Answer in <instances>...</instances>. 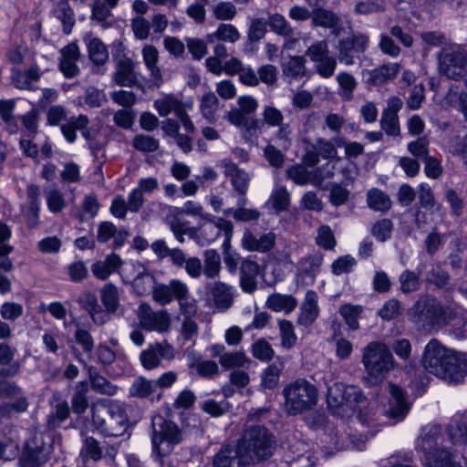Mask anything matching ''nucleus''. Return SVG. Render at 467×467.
<instances>
[{"label":"nucleus","instance_id":"1","mask_svg":"<svg viewBox=\"0 0 467 467\" xmlns=\"http://www.w3.org/2000/svg\"><path fill=\"white\" fill-rule=\"evenodd\" d=\"M421 364L427 372L449 383H461L467 376V355L456 353L437 339L425 346Z\"/></svg>","mask_w":467,"mask_h":467},{"label":"nucleus","instance_id":"2","mask_svg":"<svg viewBox=\"0 0 467 467\" xmlns=\"http://www.w3.org/2000/svg\"><path fill=\"white\" fill-rule=\"evenodd\" d=\"M414 311L419 322L432 326L452 323L457 338L467 337V311L460 307L443 306L434 298L422 297L417 301Z\"/></svg>","mask_w":467,"mask_h":467},{"label":"nucleus","instance_id":"3","mask_svg":"<svg viewBox=\"0 0 467 467\" xmlns=\"http://www.w3.org/2000/svg\"><path fill=\"white\" fill-rule=\"evenodd\" d=\"M327 401L333 413L341 417H349V412L357 415L355 418L362 424H369L367 412L360 409L365 397L355 386H346L336 381L327 387Z\"/></svg>","mask_w":467,"mask_h":467},{"label":"nucleus","instance_id":"4","mask_svg":"<svg viewBox=\"0 0 467 467\" xmlns=\"http://www.w3.org/2000/svg\"><path fill=\"white\" fill-rule=\"evenodd\" d=\"M285 410L289 415H298L314 409L318 400L315 385L305 379H297L283 389Z\"/></svg>","mask_w":467,"mask_h":467},{"label":"nucleus","instance_id":"5","mask_svg":"<svg viewBox=\"0 0 467 467\" xmlns=\"http://www.w3.org/2000/svg\"><path fill=\"white\" fill-rule=\"evenodd\" d=\"M151 426L152 454L156 460L161 461L182 441V431L174 422L166 420L160 415L152 418Z\"/></svg>","mask_w":467,"mask_h":467},{"label":"nucleus","instance_id":"6","mask_svg":"<svg viewBox=\"0 0 467 467\" xmlns=\"http://www.w3.org/2000/svg\"><path fill=\"white\" fill-rule=\"evenodd\" d=\"M94 429L105 437H119L128 428L127 417L119 406H110L108 410L103 405L92 404L90 407Z\"/></svg>","mask_w":467,"mask_h":467},{"label":"nucleus","instance_id":"7","mask_svg":"<svg viewBox=\"0 0 467 467\" xmlns=\"http://www.w3.org/2000/svg\"><path fill=\"white\" fill-rule=\"evenodd\" d=\"M362 364L368 376L382 379L395 368L396 361L386 344L375 341L363 348Z\"/></svg>","mask_w":467,"mask_h":467},{"label":"nucleus","instance_id":"8","mask_svg":"<svg viewBox=\"0 0 467 467\" xmlns=\"http://www.w3.org/2000/svg\"><path fill=\"white\" fill-rule=\"evenodd\" d=\"M273 439L267 430L261 426H251L244 433L238 444L252 454L254 461L266 459L273 452Z\"/></svg>","mask_w":467,"mask_h":467},{"label":"nucleus","instance_id":"9","mask_svg":"<svg viewBox=\"0 0 467 467\" xmlns=\"http://www.w3.org/2000/svg\"><path fill=\"white\" fill-rule=\"evenodd\" d=\"M440 72L449 78L467 77V56L458 46L444 47L439 55Z\"/></svg>","mask_w":467,"mask_h":467},{"label":"nucleus","instance_id":"10","mask_svg":"<svg viewBox=\"0 0 467 467\" xmlns=\"http://www.w3.org/2000/svg\"><path fill=\"white\" fill-rule=\"evenodd\" d=\"M204 222L200 225L195 234L197 243L202 245H209L213 243L223 233L224 234L223 245H227L233 235V223L222 217H214L211 214V218L202 219Z\"/></svg>","mask_w":467,"mask_h":467},{"label":"nucleus","instance_id":"11","mask_svg":"<svg viewBox=\"0 0 467 467\" xmlns=\"http://www.w3.org/2000/svg\"><path fill=\"white\" fill-rule=\"evenodd\" d=\"M192 102H182L173 95H165L154 101V108L161 117H166L173 112L189 133L195 130V126L187 114V111L192 110Z\"/></svg>","mask_w":467,"mask_h":467},{"label":"nucleus","instance_id":"12","mask_svg":"<svg viewBox=\"0 0 467 467\" xmlns=\"http://www.w3.org/2000/svg\"><path fill=\"white\" fill-rule=\"evenodd\" d=\"M119 274L123 282L132 283L134 291L140 296L152 293L156 285L153 275L136 261L126 262Z\"/></svg>","mask_w":467,"mask_h":467},{"label":"nucleus","instance_id":"13","mask_svg":"<svg viewBox=\"0 0 467 467\" xmlns=\"http://www.w3.org/2000/svg\"><path fill=\"white\" fill-rule=\"evenodd\" d=\"M306 55L314 64L316 72L323 78L332 77L337 68V58L330 55L326 40L312 44L306 51Z\"/></svg>","mask_w":467,"mask_h":467},{"label":"nucleus","instance_id":"14","mask_svg":"<svg viewBox=\"0 0 467 467\" xmlns=\"http://www.w3.org/2000/svg\"><path fill=\"white\" fill-rule=\"evenodd\" d=\"M50 450L40 436L35 435L28 439L22 449L19 467H40L49 460Z\"/></svg>","mask_w":467,"mask_h":467},{"label":"nucleus","instance_id":"15","mask_svg":"<svg viewBox=\"0 0 467 467\" xmlns=\"http://www.w3.org/2000/svg\"><path fill=\"white\" fill-rule=\"evenodd\" d=\"M137 316L140 326L148 331L164 333L171 327V316L167 310L153 311L147 304H140Z\"/></svg>","mask_w":467,"mask_h":467},{"label":"nucleus","instance_id":"16","mask_svg":"<svg viewBox=\"0 0 467 467\" xmlns=\"http://www.w3.org/2000/svg\"><path fill=\"white\" fill-rule=\"evenodd\" d=\"M389 391V399L384 411L385 415L395 422L401 421L409 413L410 403L408 401L404 390L399 386L390 383Z\"/></svg>","mask_w":467,"mask_h":467},{"label":"nucleus","instance_id":"17","mask_svg":"<svg viewBox=\"0 0 467 467\" xmlns=\"http://www.w3.org/2000/svg\"><path fill=\"white\" fill-rule=\"evenodd\" d=\"M175 350L171 345L163 341L150 346L141 352L140 358L142 366L146 369H153L157 368L161 359L171 360L174 358Z\"/></svg>","mask_w":467,"mask_h":467},{"label":"nucleus","instance_id":"18","mask_svg":"<svg viewBox=\"0 0 467 467\" xmlns=\"http://www.w3.org/2000/svg\"><path fill=\"white\" fill-rule=\"evenodd\" d=\"M323 263V255L319 253L309 254L301 258L297 263L296 280L304 285L315 283L316 276Z\"/></svg>","mask_w":467,"mask_h":467},{"label":"nucleus","instance_id":"19","mask_svg":"<svg viewBox=\"0 0 467 467\" xmlns=\"http://www.w3.org/2000/svg\"><path fill=\"white\" fill-rule=\"evenodd\" d=\"M315 149L319 156L328 160L320 171L322 173V179L332 177L336 169L342 168L343 161L337 157V150L331 141L319 139L316 143Z\"/></svg>","mask_w":467,"mask_h":467},{"label":"nucleus","instance_id":"20","mask_svg":"<svg viewBox=\"0 0 467 467\" xmlns=\"http://www.w3.org/2000/svg\"><path fill=\"white\" fill-rule=\"evenodd\" d=\"M442 438L441 436V428L439 426H427L421 430V433L417 441L416 448L425 454V459L432 455L435 451H446L443 447Z\"/></svg>","mask_w":467,"mask_h":467},{"label":"nucleus","instance_id":"21","mask_svg":"<svg viewBox=\"0 0 467 467\" xmlns=\"http://www.w3.org/2000/svg\"><path fill=\"white\" fill-rule=\"evenodd\" d=\"M276 236L274 233H266L259 237L246 229L242 237V247L249 252L265 253L271 250L275 244Z\"/></svg>","mask_w":467,"mask_h":467},{"label":"nucleus","instance_id":"22","mask_svg":"<svg viewBox=\"0 0 467 467\" xmlns=\"http://www.w3.org/2000/svg\"><path fill=\"white\" fill-rule=\"evenodd\" d=\"M400 71V65L396 62L383 64L372 70L363 72V77L367 78V82L379 86L392 81L396 78Z\"/></svg>","mask_w":467,"mask_h":467},{"label":"nucleus","instance_id":"23","mask_svg":"<svg viewBox=\"0 0 467 467\" xmlns=\"http://www.w3.org/2000/svg\"><path fill=\"white\" fill-rule=\"evenodd\" d=\"M223 173L230 178L234 189L240 194L245 195L248 191L250 177L246 171L239 169L233 161L224 160L222 161Z\"/></svg>","mask_w":467,"mask_h":467},{"label":"nucleus","instance_id":"24","mask_svg":"<svg viewBox=\"0 0 467 467\" xmlns=\"http://www.w3.org/2000/svg\"><path fill=\"white\" fill-rule=\"evenodd\" d=\"M184 285L179 279H172L168 284H156L152 290V298L161 306L168 305L177 298Z\"/></svg>","mask_w":467,"mask_h":467},{"label":"nucleus","instance_id":"25","mask_svg":"<svg viewBox=\"0 0 467 467\" xmlns=\"http://www.w3.org/2000/svg\"><path fill=\"white\" fill-rule=\"evenodd\" d=\"M77 301L89 314L90 318L95 324L101 326L109 320L107 313L99 305L95 294L90 292L82 293Z\"/></svg>","mask_w":467,"mask_h":467},{"label":"nucleus","instance_id":"26","mask_svg":"<svg viewBox=\"0 0 467 467\" xmlns=\"http://www.w3.org/2000/svg\"><path fill=\"white\" fill-rule=\"evenodd\" d=\"M60 64L59 67L63 75L71 78L78 74V67L77 61L79 58V49L75 43H70L60 51Z\"/></svg>","mask_w":467,"mask_h":467},{"label":"nucleus","instance_id":"27","mask_svg":"<svg viewBox=\"0 0 467 467\" xmlns=\"http://www.w3.org/2000/svg\"><path fill=\"white\" fill-rule=\"evenodd\" d=\"M318 296L313 290H308L300 307L298 323L305 327L312 325L319 315Z\"/></svg>","mask_w":467,"mask_h":467},{"label":"nucleus","instance_id":"28","mask_svg":"<svg viewBox=\"0 0 467 467\" xmlns=\"http://www.w3.org/2000/svg\"><path fill=\"white\" fill-rule=\"evenodd\" d=\"M125 263L116 254L107 255L103 260H99L91 265V272L99 280L108 279L113 273L117 272Z\"/></svg>","mask_w":467,"mask_h":467},{"label":"nucleus","instance_id":"29","mask_svg":"<svg viewBox=\"0 0 467 467\" xmlns=\"http://www.w3.org/2000/svg\"><path fill=\"white\" fill-rule=\"evenodd\" d=\"M128 236V233L124 229H117L111 222H101L97 229V240L99 243H107L113 240L115 248L121 247Z\"/></svg>","mask_w":467,"mask_h":467},{"label":"nucleus","instance_id":"30","mask_svg":"<svg viewBox=\"0 0 467 467\" xmlns=\"http://www.w3.org/2000/svg\"><path fill=\"white\" fill-rule=\"evenodd\" d=\"M259 265L250 259H244L240 267V285L245 293H252L257 287Z\"/></svg>","mask_w":467,"mask_h":467},{"label":"nucleus","instance_id":"31","mask_svg":"<svg viewBox=\"0 0 467 467\" xmlns=\"http://www.w3.org/2000/svg\"><path fill=\"white\" fill-rule=\"evenodd\" d=\"M143 62L150 72V81L157 87L162 84V74L158 67L159 52L151 45H146L141 51Z\"/></svg>","mask_w":467,"mask_h":467},{"label":"nucleus","instance_id":"32","mask_svg":"<svg viewBox=\"0 0 467 467\" xmlns=\"http://www.w3.org/2000/svg\"><path fill=\"white\" fill-rule=\"evenodd\" d=\"M114 81L122 87H132L137 82L134 63L130 58H120L117 63Z\"/></svg>","mask_w":467,"mask_h":467},{"label":"nucleus","instance_id":"33","mask_svg":"<svg viewBox=\"0 0 467 467\" xmlns=\"http://www.w3.org/2000/svg\"><path fill=\"white\" fill-rule=\"evenodd\" d=\"M265 306L274 312L288 314L296 307L297 300L292 295L275 293L267 297Z\"/></svg>","mask_w":467,"mask_h":467},{"label":"nucleus","instance_id":"34","mask_svg":"<svg viewBox=\"0 0 467 467\" xmlns=\"http://www.w3.org/2000/svg\"><path fill=\"white\" fill-rule=\"evenodd\" d=\"M226 118L231 124L242 130H245L252 136L254 135L256 130L261 127V123L258 119L247 118L246 114L240 109H232L228 111Z\"/></svg>","mask_w":467,"mask_h":467},{"label":"nucleus","instance_id":"35","mask_svg":"<svg viewBox=\"0 0 467 467\" xmlns=\"http://www.w3.org/2000/svg\"><path fill=\"white\" fill-rule=\"evenodd\" d=\"M53 13L62 23L64 33L69 35L75 25V15L69 3L65 0H55Z\"/></svg>","mask_w":467,"mask_h":467},{"label":"nucleus","instance_id":"36","mask_svg":"<svg viewBox=\"0 0 467 467\" xmlns=\"http://www.w3.org/2000/svg\"><path fill=\"white\" fill-rule=\"evenodd\" d=\"M281 67L284 76L292 79L302 78L306 73V60L301 56H288L283 58Z\"/></svg>","mask_w":467,"mask_h":467},{"label":"nucleus","instance_id":"37","mask_svg":"<svg viewBox=\"0 0 467 467\" xmlns=\"http://www.w3.org/2000/svg\"><path fill=\"white\" fill-rule=\"evenodd\" d=\"M275 213L288 210L290 206V194L285 186L275 184L268 201L265 203Z\"/></svg>","mask_w":467,"mask_h":467},{"label":"nucleus","instance_id":"38","mask_svg":"<svg viewBox=\"0 0 467 467\" xmlns=\"http://www.w3.org/2000/svg\"><path fill=\"white\" fill-rule=\"evenodd\" d=\"M212 296L216 307L225 310L232 306L234 288L224 283H216L212 287Z\"/></svg>","mask_w":467,"mask_h":467},{"label":"nucleus","instance_id":"39","mask_svg":"<svg viewBox=\"0 0 467 467\" xmlns=\"http://www.w3.org/2000/svg\"><path fill=\"white\" fill-rule=\"evenodd\" d=\"M89 123L88 118L86 115H78V117H71L67 122L61 125L60 130L65 140L73 143L77 140V130H82Z\"/></svg>","mask_w":467,"mask_h":467},{"label":"nucleus","instance_id":"40","mask_svg":"<svg viewBox=\"0 0 467 467\" xmlns=\"http://www.w3.org/2000/svg\"><path fill=\"white\" fill-rule=\"evenodd\" d=\"M200 112L209 122L216 119V112L219 109V99L212 91H207L200 98Z\"/></svg>","mask_w":467,"mask_h":467},{"label":"nucleus","instance_id":"41","mask_svg":"<svg viewBox=\"0 0 467 467\" xmlns=\"http://www.w3.org/2000/svg\"><path fill=\"white\" fill-rule=\"evenodd\" d=\"M100 299L106 313H115L119 307V292L112 283L104 285L100 290Z\"/></svg>","mask_w":467,"mask_h":467},{"label":"nucleus","instance_id":"42","mask_svg":"<svg viewBox=\"0 0 467 467\" xmlns=\"http://www.w3.org/2000/svg\"><path fill=\"white\" fill-rule=\"evenodd\" d=\"M240 38L237 28L231 24H221L217 29L206 36L208 43H213L215 40L234 43Z\"/></svg>","mask_w":467,"mask_h":467},{"label":"nucleus","instance_id":"43","mask_svg":"<svg viewBox=\"0 0 467 467\" xmlns=\"http://www.w3.org/2000/svg\"><path fill=\"white\" fill-rule=\"evenodd\" d=\"M425 467H462L449 451H435L424 459Z\"/></svg>","mask_w":467,"mask_h":467},{"label":"nucleus","instance_id":"44","mask_svg":"<svg viewBox=\"0 0 467 467\" xmlns=\"http://www.w3.org/2000/svg\"><path fill=\"white\" fill-rule=\"evenodd\" d=\"M88 384L87 381H79L76 384V391L71 399L72 410L75 414H83L88 408L87 393Z\"/></svg>","mask_w":467,"mask_h":467},{"label":"nucleus","instance_id":"45","mask_svg":"<svg viewBox=\"0 0 467 467\" xmlns=\"http://www.w3.org/2000/svg\"><path fill=\"white\" fill-rule=\"evenodd\" d=\"M250 359L243 351L223 353L221 357V366L225 369L247 368Z\"/></svg>","mask_w":467,"mask_h":467},{"label":"nucleus","instance_id":"46","mask_svg":"<svg viewBox=\"0 0 467 467\" xmlns=\"http://www.w3.org/2000/svg\"><path fill=\"white\" fill-rule=\"evenodd\" d=\"M368 206L379 212H385L390 209L391 201L389 197L379 189H371L367 193Z\"/></svg>","mask_w":467,"mask_h":467},{"label":"nucleus","instance_id":"47","mask_svg":"<svg viewBox=\"0 0 467 467\" xmlns=\"http://www.w3.org/2000/svg\"><path fill=\"white\" fill-rule=\"evenodd\" d=\"M86 44L88 56L95 64L102 65L107 61L109 57L108 50L106 46L99 38H88Z\"/></svg>","mask_w":467,"mask_h":467},{"label":"nucleus","instance_id":"48","mask_svg":"<svg viewBox=\"0 0 467 467\" xmlns=\"http://www.w3.org/2000/svg\"><path fill=\"white\" fill-rule=\"evenodd\" d=\"M80 456L84 461L90 459L97 462L102 459L103 450L95 438L87 437L83 441V445L80 450Z\"/></svg>","mask_w":467,"mask_h":467},{"label":"nucleus","instance_id":"49","mask_svg":"<svg viewBox=\"0 0 467 467\" xmlns=\"http://www.w3.org/2000/svg\"><path fill=\"white\" fill-rule=\"evenodd\" d=\"M180 293L176 300L179 303L181 313L183 314L185 317L194 316L197 312V302L190 296L189 287L186 284Z\"/></svg>","mask_w":467,"mask_h":467},{"label":"nucleus","instance_id":"50","mask_svg":"<svg viewBox=\"0 0 467 467\" xmlns=\"http://www.w3.org/2000/svg\"><path fill=\"white\" fill-rule=\"evenodd\" d=\"M306 445L298 442L296 445V451H290L292 452L293 467H313L315 464V459L313 453L306 449Z\"/></svg>","mask_w":467,"mask_h":467},{"label":"nucleus","instance_id":"51","mask_svg":"<svg viewBox=\"0 0 467 467\" xmlns=\"http://www.w3.org/2000/svg\"><path fill=\"white\" fill-rule=\"evenodd\" d=\"M313 23L316 26L330 28L334 33L338 34V18L330 11L324 9L316 10L313 15Z\"/></svg>","mask_w":467,"mask_h":467},{"label":"nucleus","instance_id":"52","mask_svg":"<svg viewBox=\"0 0 467 467\" xmlns=\"http://www.w3.org/2000/svg\"><path fill=\"white\" fill-rule=\"evenodd\" d=\"M110 7L101 0H97L91 6V19L96 20L102 26L108 27L111 25L112 17Z\"/></svg>","mask_w":467,"mask_h":467},{"label":"nucleus","instance_id":"53","mask_svg":"<svg viewBox=\"0 0 467 467\" xmlns=\"http://www.w3.org/2000/svg\"><path fill=\"white\" fill-rule=\"evenodd\" d=\"M362 313V307L360 306H354L346 304L341 306L339 308V314L352 330H358L359 328L358 317Z\"/></svg>","mask_w":467,"mask_h":467},{"label":"nucleus","instance_id":"54","mask_svg":"<svg viewBox=\"0 0 467 467\" xmlns=\"http://www.w3.org/2000/svg\"><path fill=\"white\" fill-rule=\"evenodd\" d=\"M221 270V257L215 250H207L204 254V275L209 278L217 276Z\"/></svg>","mask_w":467,"mask_h":467},{"label":"nucleus","instance_id":"55","mask_svg":"<svg viewBox=\"0 0 467 467\" xmlns=\"http://www.w3.org/2000/svg\"><path fill=\"white\" fill-rule=\"evenodd\" d=\"M337 81L339 85V95L345 99H351L352 94L357 88L355 78L347 72H340L337 76Z\"/></svg>","mask_w":467,"mask_h":467},{"label":"nucleus","instance_id":"56","mask_svg":"<svg viewBox=\"0 0 467 467\" xmlns=\"http://www.w3.org/2000/svg\"><path fill=\"white\" fill-rule=\"evenodd\" d=\"M156 391V384L153 380L139 378L132 383L130 392L132 396L147 398Z\"/></svg>","mask_w":467,"mask_h":467},{"label":"nucleus","instance_id":"57","mask_svg":"<svg viewBox=\"0 0 467 467\" xmlns=\"http://www.w3.org/2000/svg\"><path fill=\"white\" fill-rule=\"evenodd\" d=\"M236 455V445L224 446L213 456V467H233L232 461Z\"/></svg>","mask_w":467,"mask_h":467},{"label":"nucleus","instance_id":"58","mask_svg":"<svg viewBox=\"0 0 467 467\" xmlns=\"http://www.w3.org/2000/svg\"><path fill=\"white\" fill-rule=\"evenodd\" d=\"M89 379L91 388L94 391L101 394L114 395L116 394L117 388L111 384L106 378L98 374L97 372H90Z\"/></svg>","mask_w":467,"mask_h":467},{"label":"nucleus","instance_id":"59","mask_svg":"<svg viewBox=\"0 0 467 467\" xmlns=\"http://www.w3.org/2000/svg\"><path fill=\"white\" fill-rule=\"evenodd\" d=\"M224 215H232L234 220L240 222H251L255 221L260 217V212L256 209H248L244 206L236 209L229 208L223 210Z\"/></svg>","mask_w":467,"mask_h":467},{"label":"nucleus","instance_id":"60","mask_svg":"<svg viewBox=\"0 0 467 467\" xmlns=\"http://www.w3.org/2000/svg\"><path fill=\"white\" fill-rule=\"evenodd\" d=\"M447 434L453 444L467 442V428L456 419L448 426Z\"/></svg>","mask_w":467,"mask_h":467},{"label":"nucleus","instance_id":"61","mask_svg":"<svg viewBox=\"0 0 467 467\" xmlns=\"http://www.w3.org/2000/svg\"><path fill=\"white\" fill-rule=\"evenodd\" d=\"M282 370L281 365L272 364L262 374V386L265 389H274L277 386Z\"/></svg>","mask_w":467,"mask_h":467},{"label":"nucleus","instance_id":"62","mask_svg":"<svg viewBox=\"0 0 467 467\" xmlns=\"http://www.w3.org/2000/svg\"><path fill=\"white\" fill-rule=\"evenodd\" d=\"M212 12L218 20H232L236 15V8L231 2H219L213 5Z\"/></svg>","mask_w":467,"mask_h":467},{"label":"nucleus","instance_id":"63","mask_svg":"<svg viewBox=\"0 0 467 467\" xmlns=\"http://www.w3.org/2000/svg\"><path fill=\"white\" fill-rule=\"evenodd\" d=\"M400 289L403 293H411L420 288V278L412 271L406 270L400 275Z\"/></svg>","mask_w":467,"mask_h":467},{"label":"nucleus","instance_id":"64","mask_svg":"<svg viewBox=\"0 0 467 467\" xmlns=\"http://www.w3.org/2000/svg\"><path fill=\"white\" fill-rule=\"evenodd\" d=\"M336 357L340 360L349 358L353 352V344L347 338L335 335L333 337Z\"/></svg>","mask_w":467,"mask_h":467}]
</instances>
